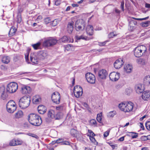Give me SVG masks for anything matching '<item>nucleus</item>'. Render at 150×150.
Instances as JSON below:
<instances>
[{"label":"nucleus","instance_id":"nucleus-1","mask_svg":"<svg viewBox=\"0 0 150 150\" xmlns=\"http://www.w3.org/2000/svg\"><path fill=\"white\" fill-rule=\"evenodd\" d=\"M28 120L30 124L34 126H39L41 124V118L35 114H30L28 116Z\"/></svg>","mask_w":150,"mask_h":150},{"label":"nucleus","instance_id":"nucleus-2","mask_svg":"<svg viewBox=\"0 0 150 150\" xmlns=\"http://www.w3.org/2000/svg\"><path fill=\"white\" fill-rule=\"evenodd\" d=\"M134 107V104L131 102L127 103H122L118 105V107L120 110L125 112H129L131 111Z\"/></svg>","mask_w":150,"mask_h":150},{"label":"nucleus","instance_id":"nucleus-3","mask_svg":"<svg viewBox=\"0 0 150 150\" xmlns=\"http://www.w3.org/2000/svg\"><path fill=\"white\" fill-rule=\"evenodd\" d=\"M147 48L146 46L141 45L136 47L134 50V56L137 57H139L145 54Z\"/></svg>","mask_w":150,"mask_h":150},{"label":"nucleus","instance_id":"nucleus-4","mask_svg":"<svg viewBox=\"0 0 150 150\" xmlns=\"http://www.w3.org/2000/svg\"><path fill=\"white\" fill-rule=\"evenodd\" d=\"M30 101L31 98L30 96H25L20 99L19 102V106L22 109H25L29 106Z\"/></svg>","mask_w":150,"mask_h":150},{"label":"nucleus","instance_id":"nucleus-5","mask_svg":"<svg viewBox=\"0 0 150 150\" xmlns=\"http://www.w3.org/2000/svg\"><path fill=\"white\" fill-rule=\"evenodd\" d=\"M18 88V85L15 82L9 83L6 87V92L9 93H13L15 92Z\"/></svg>","mask_w":150,"mask_h":150},{"label":"nucleus","instance_id":"nucleus-6","mask_svg":"<svg viewBox=\"0 0 150 150\" xmlns=\"http://www.w3.org/2000/svg\"><path fill=\"white\" fill-rule=\"evenodd\" d=\"M85 24L83 20L78 19L76 22L75 24V28L77 31H79L84 30Z\"/></svg>","mask_w":150,"mask_h":150},{"label":"nucleus","instance_id":"nucleus-7","mask_svg":"<svg viewBox=\"0 0 150 150\" xmlns=\"http://www.w3.org/2000/svg\"><path fill=\"white\" fill-rule=\"evenodd\" d=\"M6 107L7 111L10 113L13 112L17 108L16 104L13 100L8 102L6 104Z\"/></svg>","mask_w":150,"mask_h":150},{"label":"nucleus","instance_id":"nucleus-8","mask_svg":"<svg viewBox=\"0 0 150 150\" xmlns=\"http://www.w3.org/2000/svg\"><path fill=\"white\" fill-rule=\"evenodd\" d=\"M57 40L53 37H50L43 42V45L45 47H50L54 45L57 43Z\"/></svg>","mask_w":150,"mask_h":150},{"label":"nucleus","instance_id":"nucleus-9","mask_svg":"<svg viewBox=\"0 0 150 150\" xmlns=\"http://www.w3.org/2000/svg\"><path fill=\"white\" fill-rule=\"evenodd\" d=\"M86 78L87 82L91 84L95 83L96 78L95 75L91 73H88L86 74Z\"/></svg>","mask_w":150,"mask_h":150},{"label":"nucleus","instance_id":"nucleus-10","mask_svg":"<svg viewBox=\"0 0 150 150\" xmlns=\"http://www.w3.org/2000/svg\"><path fill=\"white\" fill-rule=\"evenodd\" d=\"M51 98L53 102L57 104H59L60 99L59 93L58 92H54L52 95Z\"/></svg>","mask_w":150,"mask_h":150},{"label":"nucleus","instance_id":"nucleus-11","mask_svg":"<svg viewBox=\"0 0 150 150\" xmlns=\"http://www.w3.org/2000/svg\"><path fill=\"white\" fill-rule=\"evenodd\" d=\"M120 74L115 72L111 73L109 75L110 79L112 81H116L120 78Z\"/></svg>","mask_w":150,"mask_h":150},{"label":"nucleus","instance_id":"nucleus-12","mask_svg":"<svg viewBox=\"0 0 150 150\" xmlns=\"http://www.w3.org/2000/svg\"><path fill=\"white\" fill-rule=\"evenodd\" d=\"M23 143L22 141L19 139H13L11 140L9 142V145L11 146L21 145Z\"/></svg>","mask_w":150,"mask_h":150},{"label":"nucleus","instance_id":"nucleus-13","mask_svg":"<svg viewBox=\"0 0 150 150\" xmlns=\"http://www.w3.org/2000/svg\"><path fill=\"white\" fill-rule=\"evenodd\" d=\"M124 63L123 59L121 58H120L117 60L114 63V67L115 69H120L123 65Z\"/></svg>","mask_w":150,"mask_h":150},{"label":"nucleus","instance_id":"nucleus-14","mask_svg":"<svg viewBox=\"0 0 150 150\" xmlns=\"http://www.w3.org/2000/svg\"><path fill=\"white\" fill-rule=\"evenodd\" d=\"M31 91V89L29 86L24 85L21 87V92L23 94H25L30 93Z\"/></svg>","mask_w":150,"mask_h":150},{"label":"nucleus","instance_id":"nucleus-15","mask_svg":"<svg viewBox=\"0 0 150 150\" xmlns=\"http://www.w3.org/2000/svg\"><path fill=\"white\" fill-rule=\"evenodd\" d=\"M135 89L136 93L138 94H140L143 92L144 89V86L142 84H139L136 85Z\"/></svg>","mask_w":150,"mask_h":150},{"label":"nucleus","instance_id":"nucleus-16","mask_svg":"<svg viewBox=\"0 0 150 150\" xmlns=\"http://www.w3.org/2000/svg\"><path fill=\"white\" fill-rule=\"evenodd\" d=\"M107 75V72L105 69H102L100 70L98 72V76L101 79H105Z\"/></svg>","mask_w":150,"mask_h":150},{"label":"nucleus","instance_id":"nucleus-17","mask_svg":"<svg viewBox=\"0 0 150 150\" xmlns=\"http://www.w3.org/2000/svg\"><path fill=\"white\" fill-rule=\"evenodd\" d=\"M30 60L34 64H37L38 59L37 56V54L34 53H31L30 55Z\"/></svg>","mask_w":150,"mask_h":150},{"label":"nucleus","instance_id":"nucleus-18","mask_svg":"<svg viewBox=\"0 0 150 150\" xmlns=\"http://www.w3.org/2000/svg\"><path fill=\"white\" fill-rule=\"evenodd\" d=\"M137 22L134 20H131L129 22V30L130 31H132L135 28V26L137 25Z\"/></svg>","mask_w":150,"mask_h":150},{"label":"nucleus","instance_id":"nucleus-19","mask_svg":"<svg viewBox=\"0 0 150 150\" xmlns=\"http://www.w3.org/2000/svg\"><path fill=\"white\" fill-rule=\"evenodd\" d=\"M78 132L74 129H72L70 130L71 135L74 137H76L77 139H81L82 136L81 134L78 133Z\"/></svg>","mask_w":150,"mask_h":150},{"label":"nucleus","instance_id":"nucleus-20","mask_svg":"<svg viewBox=\"0 0 150 150\" xmlns=\"http://www.w3.org/2000/svg\"><path fill=\"white\" fill-rule=\"evenodd\" d=\"M150 97V91H145L144 92L142 95V98L145 100H147Z\"/></svg>","mask_w":150,"mask_h":150},{"label":"nucleus","instance_id":"nucleus-21","mask_svg":"<svg viewBox=\"0 0 150 150\" xmlns=\"http://www.w3.org/2000/svg\"><path fill=\"white\" fill-rule=\"evenodd\" d=\"M143 84L145 86L150 85V75H147L145 76L143 79Z\"/></svg>","mask_w":150,"mask_h":150},{"label":"nucleus","instance_id":"nucleus-22","mask_svg":"<svg viewBox=\"0 0 150 150\" xmlns=\"http://www.w3.org/2000/svg\"><path fill=\"white\" fill-rule=\"evenodd\" d=\"M74 22L73 21L69 22L67 25V30L69 33L71 34L74 28Z\"/></svg>","mask_w":150,"mask_h":150},{"label":"nucleus","instance_id":"nucleus-23","mask_svg":"<svg viewBox=\"0 0 150 150\" xmlns=\"http://www.w3.org/2000/svg\"><path fill=\"white\" fill-rule=\"evenodd\" d=\"M39 113L41 114H43L46 111V108L43 105H40L38 108Z\"/></svg>","mask_w":150,"mask_h":150},{"label":"nucleus","instance_id":"nucleus-24","mask_svg":"<svg viewBox=\"0 0 150 150\" xmlns=\"http://www.w3.org/2000/svg\"><path fill=\"white\" fill-rule=\"evenodd\" d=\"M93 28L92 25H88L86 27V32L87 34L89 35H92L93 34Z\"/></svg>","mask_w":150,"mask_h":150},{"label":"nucleus","instance_id":"nucleus-25","mask_svg":"<svg viewBox=\"0 0 150 150\" xmlns=\"http://www.w3.org/2000/svg\"><path fill=\"white\" fill-rule=\"evenodd\" d=\"M132 68V66L129 64H125L124 67V71L127 73H130Z\"/></svg>","mask_w":150,"mask_h":150},{"label":"nucleus","instance_id":"nucleus-26","mask_svg":"<svg viewBox=\"0 0 150 150\" xmlns=\"http://www.w3.org/2000/svg\"><path fill=\"white\" fill-rule=\"evenodd\" d=\"M5 87L2 86L0 87V93H1V97L3 100H5L7 97L6 94L5 93Z\"/></svg>","mask_w":150,"mask_h":150},{"label":"nucleus","instance_id":"nucleus-27","mask_svg":"<svg viewBox=\"0 0 150 150\" xmlns=\"http://www.w3.org/2000/svg\"><path fill=\"white\" fill-rule=\"evenodd\" d=\"M33 101L35 104H38L41 101L40 96L38 95H36L33 97Z\"/></svg>","mask_w":150,"mask_h":150},{"label":"nucleus","instance_id":"nucleus-28","mask_svg":"<svg viewBox=\"0 0 150 150\" xmlns=\"http://www.w3.org/2000/svg\"><path fill=\"white\" fill-rule=\"evenodd\" d=\"M63 116V113L60 112H59L56 114L55 113L54 117V119L55 120H59L62 118Z\"/></svg>","mask_w":150,"mask_h":150},{"label":"nucleus","instance_id":"nucleus-29","mask_svg":"<svg viewBox=\"0 0 150 150\" xmlns=\"http://www.w3.org/2000/svg\"><path fill=\"white\" fill-rule=\"evenodd\" d=\"M47 55V52L46 51H43L40 52L39 56L41 59H43L46 57Z\"/></svg>","mask_w":150,"mask_h":150},{"label":"nucleus","instance_id":"nucleus-30","mask_svg":"<svg viewBox=\"0 0 150 150\" xmlns=\"http://www.w3.org/2000/svg\"><path fill=\"white\" fill-rule=\"evenodd\" d=\"M10 61V58L7 56H3L2 57L1 61L4 64H8Z\"/></svg>","mask_w":150,"mask_h":150},{"label":"nucleus","instance_id":"nucleus-31","mask_svg":"<svg viewBox=\"0 0 150 150\" xmlns=\"http://www.w3.org/2000/svg\"><path fill=\"white\" fill-rule=\"evenodd\" d=\"M54 111L52 110H50L48 112L47 116L49 118L54 119Z\"/></svg>","mask_w":150,"mask_h":150},{"label":"nucleus","instance_id":"nucleus-32","mask_svg":"<svg viewBox=\"0 0 150 150\" xmlns=\"http://www.w3.org/2000/svg\"><path fill=\"white\" fill-rule=\"evenodd\" d=\"M60 42H70L69 38L66 36H64L59 40Z\"/></svg>","mask_w":150,"mask_h":150},{"label":"nucleus","instance_id":"nucleus-33","mask_svg":"<svg viewBox=\"0 0 150 150\" xmlns=\"http://www.w3.org/2000/svg\"><path fill=\"white\" fill-rule=\"evenodd\" d=\"M16 31V29L14 26L11 27L9 33V35L10 36L13 35Z\"/></svg>","mask_w":150,"mask_h":150},{"label":"nucleus","instance_id":"nucleus-34","mask_svg":"<svg viewBox=\"0 0 150 150\" xmlns=\"http://www.w3.org/2000/svg\"><path fill=\"white\" fill-rule=\"evenodd\" d=\"M76 39L77 40H80L81 39L84 40H88V38L86 36H84V35H81L80 36H79L78 35H76L75 36Z\"/></svg>","mask_w":150,"mask_h":150},{"label":"nucleus","instance_id":"nucleus-35","mask_svg":"<svg viewBox=\"0 0 150 150\" xmlns=\"http://www.w3.org/2000/svg\"><path fill=\"white\" fill-rule=\"evenodd\" d=\"M23 115V112L22 111H18V112L16 113L15 117L17 118H19L21 117Z\"/></svg>","mask_w":150,"mask_h":150},{"label":"nucleus","instance_id":"nucleus-36","mask_svg":"<svg viewBox=\"0 0 150 150\" xmlns=\"http://www.w3.org/2000/svg\"><path fill=\"white\" fill-rule=\"evenodd\" d=\"M80 91L74 92V96L77 98H79L83 93V91L80 89Z\"/></svg>","mask_w":150,"mask_h":150},{"label":"nucleus","instance_id":"nucleus-37","mask_svg":"<svg viewBox=\"0 0 150 150\" xmlns=\"http://www.w3.org/2000/svg\"><path fill=\"white\" fill-rule=\"evenodd\" d=\"M41 44L40 42H38L36 44H32L31 45L34 49L37 50L40 49Z\"/></svg>","mask_w":150,"mask_h":150},{"label":"nucleus","instance_id":"nucleus-38","mask_svg":"<svg viewBox=\"0 0 150 150\" xmlns=\"http://www.w3.org/2000/svg\"><path fill=\"white\" fill-rule=\"evenodd\" d=\"M140 25L143 27H148L149 25H150V21L142 22L140 23Z\"/></svg>","mask_w":150,"mask_h":150},{"label":"nucleus","instance_id":"nucleus-39","mask_svg":"<svg viewBox=\"0 0 150 150\" xmlns=\"http://www.w3.org/2000/svg\"><path fill=\"white\" fill-rule=\"evenodd\" d=\"M116 112L115 111H111L107 113V116L108 117L112 118L115 115Z\"/></svg>","mask_w":150,"mask_h":150},{"label":"nucleus","instance_id":"nucleus-40","mask_svg":"<svg viewBox=\"0 0 150 150\" xmlns=\"http://www.w3.org/2000/svg\"><path fill=\"white\" fill-rule=\"evenodd\" d=\"M80 89L83 91L82 88L81 86L78 85L74 87V92L79 91H80Z\"/></svg>","mask_w":150,"mask_h":150},{"label":"nucleus","instance_id":"nucleus-41","mask_svg":"<svg viewBox=\"0 0 150 150\" xmlns=\"http://www.w3.org/2000/svg\"><path fill=\"white\" fill-rule=\"evenodd\" d=\"M117 35L115 32L114 31L108 34V37L109 38H113L114 37L116 36Z\"/></svg>","mask_w":150,"mask_h":150},{"label":"nucleus","instance_id":"nucleus-42","mask_svg":"<svg viewBox=\"0 0 150 150\" xmlns=\"http://www.w3.org/2000/svg\"><path fill=\"white\" fill-rule=\"evenodd\" d=\"M87 136H89L90 137V136L94 137L95 136V134L90 129H88Z\"/></svg>","mask_w":150,"mask_h":150},{"label":"nucleus","instance_id":"nucleus-43","mask_svg":"<svg viewBox=\"0 0 150 150\" xmlns=\"http://www.w3.org/2000/svg\"><path fill=\"white\" fill-rule=\"evenodd\" d=\"M90 125L92 126H96L97 125L96 122V120L93 119L90 121Z\"/></svg>","mask_w":150,"mask_h":150},{"label":"nucleus","instance_id":"nucleus-44","mask_svg":"<svg viewBox=\"0 0 150 150\" xmlns=\"http://www.w3.org/2000/svg\"><path fill=\"white\" fill-rule=\"evenodd\" d=\"M89 139L91 142L97 145L98 144V142H96L94 137L90 136Z\"/></svg>","mask_w":150,"mask_h":150},{"label":"nucleus","instance_id":"nucleus-45","mask_svg":"<svg viewBox=\"0 0 150 150\" xmlns=\"http://www.w3.org/2000/svg\"><path fill=\"white\" fill-rule=\"evenodd\" d=\"M102 114L101 113L98 114L97 115L96 119L98 121L99 123L101 122Z\"/></svg>","mask_w":150,"mask_h":150},{"label":"nucleus","instance_id":"nucleus-46","mask_svg":"<svg viewBox=\"0 0 150 150\" xmlns=\"http://www.w3.org/2000/svg\"><path fill=\"white\" fill-rule=\"evenodd\" d=\"M29 53V52L28 51H27V53H25V61L28 63H30L29 60L28 59Z\"/></svg>","mask_w":150,"mask_h":150},{"label":"nucleus","instance_id":"nucleus-47","mask_svg":"<svg viewBox=\"0 0 150 150\" xmlns=\"http://www.w3.org/2000/svg\"><path fill=\"white\" fill-rule=\"evenodd\" d=\"M130 133H132V138H137L138 137V134L137 133H135L134 132H128Z\"/></svg>","mask_w":150,"mask_h":150},{"label":"nucleus","instance_id":"nucleus-48","mask_svg":"<svg viewBox=\"0 0 150 150\" xmlns=\"http://www.w3.org/2000/svg\"><path fill=\"white\" fill-rule=\"evenodd\" d=\"M132 18L134 19H135V20H139V21H142V20H146V19H148V18H149V17L148 16L147 17H145L144 18H133V17H132Z\"/></svg>","mask_w":150,"mask_h":150},{"label":"nucleus","instance_id":"nucleus-49","mask_svg":"<svg viewBox=\"0 0 150 150\" xmlns=\"http://www.w3.org/2000/svg\"><path fill=\"white\" fill-rule=\"evenodd\" d=\"M145 126L146 129L149 130H150V122H147L145 124Z\"/></svg>","mask_w":150,"mask_h":150},{"label":"nucleus","instance_id":"nucleus-50","mask_svg":"<svg viewBox=\"0 0 150 150\" xmlns=\"http://www.w3.org/2000/svg\"><path fill=\"white\" fill-rule=\"evenodd\" d=\"M51 21L50 18L49 17H47L44 20V21L45 24H47L49 23Z\"/></svg>","mask_w":150,"mask_h":150},{"label":"nucleus","instance_id":"nucleus-51","mask_svg":"<svg viewBox=\"0 0 150 150\" xmlns=\"http://www.w3.org/2000/svg\"><path fill=\"white\" fill-rule=\"evenodd\" d=\"M56 109L57 110H62L63 109V107L62 105L56 106Z\"/></svg>","mask_w":150,"mask_h":150},{"label":"nucleus","instance_id":"nucleus-52","mask_svg":"<svg viewBox=\"0 0 150 150\" xmlns=\"http://www.w3.org/2000/svg\"><path fill=\"white\" fill-rule=\"evenodd\" d=\"M28 134L30 136H31L32 137H35L36 138H38V136L35 134H32L31 133H29Z\"/></svg>","mask_w":150,"mask_h":150},{"label":"nucleus","instance_id":"nucleus-53","mask_svg":"<svg viewBox=\"0 0 150 150\" xmlns=\"http://www.w3.org/2000/svg\"><path fill=\"white\" fill-rule=\"evenodd\" d=\"M72 45L71 44H68L67 45H66L65 47V49L66 50H70V48L71 47H72Z\"/></svg>","mask_w":150,"mask_h":150},{"label":"nucleus","instance_id":"nucleus-54","mask_svg":"<svg viewBox=\"0 0 150 150\" xmlns=\"http://www.w3.org/2000/svg\"><path fill=\"white\" fill-rule=\"evenodd\" d=\"M124 1H122L121 2V6H120V7H121V8L122 9V11H124Z\"/></svg>","mask_w":150,"mask_h":150},{"label":"nucleus","instance_id":"nucleus-55","mask_svg":"<svg viewBox=\"0 0 150 150\" xmlns=\"http://www.w3.org/2000/svg\"><path fill=\"white\" fill-rule=\"evenodd\" d=\"M61 0H56L55 2V5L56 6L59 5L61 3Z\"/></svg>","mask_w":150,"mask_h":150},{"label":"nucleus","instance_id":"nucleus-56","mask_svg":"<svg viewBox=\"0 0 150 150\" xmlns=\"http://www.w3.org/2000/svg\"><path fill=\"white\" fill-rule=\"evenodd\" d=\"M109 132L110 131L108 130L105 132L104 134V136L105 137H107L109 135Z\"/></svg>","mask_w":150,"mask_h":150},{"label":"nucleus","instance_id":"nucleus-57","mask_svg":"<svg viewBox=\"0 0 150 150\" xmlns=\"http://www.w3.org/2000/svg\"><path fill=\"white\" fill-rule=\"evenodd\" d=\"M63 139L62 138H59L56 141V143H59L62 142Z\"/></svg>","mask_w":150,"mask_h":150},{"label":"nucleus","instance_id":"nucleus-58","mask_svg":"<svg viewBox=\"0 0 150 150\" xmlns=\"http://www.w3.org/2000/svg\"><path fill=\"white\" fill-rule=\"evenodd\" d=\"M141 139L143 141H145L148 139L147 138V137L146 136H142L141 137Z\"/></svg>","mask_w":150,"mask_h":150},{"label":"nucleus","instance_id":"nucleus-59","mask_svg":"<svg viewBox=\"0 0 150 150\" xmlns=\"http://www.w3.org/2000/svg\"><path fill=\"white\" fill-rule=\"evenodd\" d=\"M143 61V59L141 58L137 59V63L139 64H141Z\"/></svg>","mask_w":150,"mask_h":150},{"label":"nucleus","instance_id":"nucleus-60","mask_svg":"<svg viewBox=\"0 0 150 150\" xmlns=\"http://www.w3.org/2000/svg\"><path fill=\"white\" fill-rule=\"evenodd\" d=\"M131 91V90L129 89H126V93L127 95L129 94Z\"/></svg>","mask_w":150,"mask_h":150},{"label":"nucleus","instance_id":"nucleus-61","mask_svg":"<svg viewBox=\"0 0 150 150\" xmlns=\"http://www.w3.org/2000/svg\"><path fill=\"white\" fill-rule=\"evenodd\" d=\"M62 144L63 145H69V142L68 141H65Z\"/></svg>","mask_w":150,"mask_h":150},{"label":"nucleus","instance_id":"nucleus-62","mask_svg":"<svg viewBox=\"0 0 150 150\" xmlns=\"http://www.w3.org/2000/svg\"><path fill=\"white\" fill-rule=\"evenodd\" d=\"M29 73L28 72H23L21 74V75L25 74V75L28 76L29 75Z\"/></svg>","mask_w":150,"mask_h":150},{"label":"nucleus","instance_id":"nucleus-63","mask_svg":"<svg viewBox=\"0 0 150 150\" xmlns=\"http://www.w3.org/2000/svg\"><path fill=\"white\" fill-rule=\"evenodd\" d=\"M1 68L2 69L4 70H5L7 69L6 67L4 65H2L1 66Z\"/></svg>","mask_w":150,"mask_h":150},{"label":"nucleus","instance_id":"nucleus-64","mask_svg":"<svg viewBox=\"0 0 150 150\" xmlns=\"http://www.w3.org/2000/svg\"><path fill=\"white\" fill-rule=\"evenodd\" d=\"M145 7L150 9V4L146 3L145 4Z\"/></svg>","mask_w":150,"mask_h":150}]
</instances>
